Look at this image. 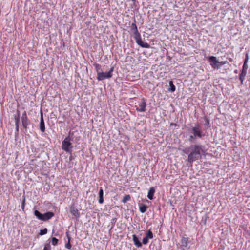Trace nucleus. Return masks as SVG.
Instances as JSON below:
<instances>
[{
	"label": "nucleus",
	"mask_w": 250,
	"mask_h": 250,
	"mask_svg": "<svg viewBox=\"0 0 250 250\" xmlns=\"http://www.w3.org/2000/svg\"><path fill=\"white\" fill-rule=\"evenodd\" d=\"M182 151L188 155V161L191 166L193 162L200 159L202 155L205 153V146L201 144L191 145L189 147L185 148Z\"/></svg>",
	"instance_id": "f257e3e1"
},
{
	"label": "nucleus",
	"mask_w": 250,
	"mask_h": 250,
	"mask_svg": "<svg viewBox=\"0 0 250 250\" xmlns=\"http://www.w3.org/2000/svg\"><path fill=\"white\" fill-rule=\"evenodd\" d=\"M191 134L189 135L188 141L190 143L194 142L198 139H202L205 136L200 124L195 123L194 126L191 128Z\"/></svg>",
	"instance_id": "f03ea898"
},
{
	"label": "nucleus",
	"mask_w": 250,
	"mask_h": 250,
	"mask_svg": "<svg viewBox=\"0 0 250 250\" xmlns=\"http://www.w3.org/2000/svg\"><path fill=\"white\" fill-rule=\"evenodd\" d=\"M131 32L134 34V38L136 41V43L141 47L145 48H148L150 45L147 42H144L142 41L141 35L138 32L137 25L136 24V20L134 19V22H133L130 27Z\"/></svg>",
	"instance_id": "7ed1b4c3"
},
{
	"label": "nucleus",
	"mask_w": 250,
	"mask_h": 250,
	"mask_svg": "<svg viewBox=\"0 0 250 250\" xmlns=\"http://www.w3.org/2000/svg\"><path fill=\"white\" fill-rule=\"evenodd\" d=\"M34 214L38 219L43 221H46L54 216V213L53 212L48 211L42 214L37 210L34 211Z\"/></svg>",
	"instance_id": "20e7f679"
},
{
	"label": "nucleus",
	"mask_w": 250,
	"mask_h": 250,
	"mask_svg": "<svg viewBox=\"0 0 250 250\" xmlns=\"http://www.w3.org/2000/svg\"><path fill=\"white\" fill-rule=\"evenodd\" d=\"M72 146L71 141L66 140V139L65 138L62 142V149L64 151L71 154L72 151Z\"/></svg>",
	"instance_id": "39448f33"
},
{
	"label": "nucleus",
	"mask_w": 250,
	"mask_h": 250,
	"mask_svg": "<svg viewBox=\"0 0 250 250\" xmlns=\"http://www.w3.org/2000/svg\"><path fill=\"white\" fill-rule=\"evenodd\" d=\"M114 71V67H112L109 71L106 72H102L99 76H97V79L99 81H103L105 79H109L112 77L113 72Z\"/></svg>",
	"instance_id": "423d86ee"
},
{
	"label": "nucleus",
	"mask_w": 250,
	"mask_h": 250,
	"mask_svg": "<svg viewBox=\"0 0 250 250\" xmlns=\"http://www.w3.org/2000/svg\"><path fill=\"white\" fill-rule=\"evenodd\" d=\"M21 122L23 127L25 129V130H26L27 126L29 125L30 122L28 119L26 112L25 111H24L22 115Z\"/></svg>",
	"instance_id": "0eeeda50"
},
{
	"label": "nucleus",
	"mask_w": 250,
	"mask_h": 250,
	"mask_svg": "<svg viewBox=\"0 0 250 250\" xmlns=\"http://www.w3.org/2000/svg\"><path fill=\"white\" fill-rule=\"evenodd\" d=\"M208 59L210 62V64L213 68L219 69L218 60H217L216 57L214 56H209L208 57Z\"/></svg>",
	"instance_id": "6e6552de"
},
{
	"label": "nucleus",
	"mask_w": 250,
	"mask_h": 250,
	"mask_svg": "<svg viewBox=\"0 0 250 250\" xmlns=\"http://www.w3.org/2000/svg\"><path fill=\"white\" fill-rule=\"evenodd\" d=\"M139 108H137L136 110L139 112H145L146 111V102L144 98H142L141 102L139 104Z\"/></svg>",
	"instance_id": "1a4fd4ad"
},
{
	"label": "nucleus",
	"mask_w": 250,
	"mask_h": 250,
	"mask_svg": "<svg viewBox=\"0 0 250 250\" xmlns=\"http://www.w3.org/2000/svg\"><path fill=\"white\" fill-rule=\"evenodd\" d=\"M71 214L76 219L80 217V212L77 208L75 207H71L70 209Z\"/></svg>",
	"instance_id": "9d476101"
},
{
	"label": "nucleus",
	"mask_w": 250,
	"mask_h": 250,
	"mask_svg": "<svg viewBox=\"0 0 250 250\" xmlns=\"http://www.w3.org/2000/svg\"><path fill=\"white\" fill-rule=\"evenodd\" d=\"M40 129L42 132L45 131V124L43 118V113L42 110L41 111V118H40Z\"/></svg>",
	"instance_id": "9b49d317"
},
{
	"label": "nucleus",
	"mask_w": 250,
	"mask_h": 250,
	"mask_svg": "<svg viewBox=\"0 0 250 250\" xmlns=\"http://www.w3.org/2000/svg\"><path fill=\"white\" fill-rule=\"evenodd\" d=\"M132 240L134 245L138 248H141L142 246V243L140 241L138 237L135 235H132Z\"/></svg>",
	"instance_id": "f8f14e48"
},
{
	"label": "nucleus",
	"mask_w": 250,
	"mask_h": 250,
	"mask_svg": "<svg viewBox=\"0 0 250 250\" xmlns=\"http://www.w3.org/2000/svg\"><path fill=\"white\" fill-rule=\"evenodd\" d=\"M99 204H102L104 203V191L102 188H100V190L98 193Z\"/></svg>",
	"instance_id": "ddd939ff"
},
{
	"label": "nucleus",
	"mask_w": 250,
	"mask_h": 250,
	"mask_svg": "<svg viewBox=\"0 0 250 250\" xmlns=\"http://www.w3.org/2000/svg\"><path fill=\"white\" fill-rule=\"evenodd\" d=\"M247 71L242 69L241 73L239 74V78L241 82V84H243V82L245 80V76H246Z\"/></svg>",
	"instance_id": "4468645a"
},
{
	"label": "nucleus",
	"mask_w": 250,
	"mask_h": 250,
	"mask_svg": "<svg viewBox=\"0 0 250 250\" xmlns=\"http://www.w3.org/2000/svg\"><path fill=\"white\" fill-rule=\"evenodd\" d=\"M93 66L97 72V76H99V74L103 72L101 65L98 63H94Z\"/></svg>",
	"instance_id": "2eb2a0df"
},
{
	"label": "nucleus",
	"mask_w": 250,
	"mask_h": 250,
	"mask_svg": "<svg viewBox=\"0 0 250 250\" xmlns=\"http://www.w3.org/2000/svg\"><path fill=\"white\" fill-rule=\"evenodd\" d=\"M155 191V190L153 187H151L149 188L147 194V197L149 200H152L153 199Z\"/></svg>",
	"instance_id": "dca6fc26"
},
{
	"label": "nucleus",
	"mask_w": 250,
	"mask_h": 250,
	"mask_svg": "<svg viewBox=\"0 0 250 250\" xmlns=\"http://www.w3.org/2000/svg\"><path fill=\"white\" fill-rule=\"evenodd\" d=\"M181 247H186L188 244V238L183 237L181 240Z\"/></svg>",
	"instance_id": "f3484780"
},
{
	"label": "nucleus",
	"mask_w": 250,
	"mask_h": 250,
	"mask_svg": "<svg viewBox=\"0 0 250 250\" xmlns=\"http://www.w3.org/2000/svg\"><path fill=\"white\" fill-rule=\"evenodd\" d=\"M169 88L168 89L169 91L171 92H173L175 91L176 88L175 85L173 84L172 81H170L169 82Z\"/></svg>",
	"instance_id": "a211bd4d"
},
{
	"label": "nucleus",
	"mask_w": 250,
	"mask_h": 250,
	"mask_svg": "<svg viewBox=\"0 0 250 250\" xmlns=\"http://www.w3.org/2000/svg\"><path fill=\"white\" fill-rule=\"evenodd\" d=\"M66 236H67V237L68 238V241L65 244V248L68 249H70L71 248V244L70 243L71 237H70V236L68 231L66 232Z\"/></svg>",
	"instance_id": "6ab92c4d"
},
{
	"label": "nucleus",
	"mask_w": 250,
	"mask_h": 250,
	"mask_svg": "<svg viewBox=\"0 0 250 250\" xmlns=\"http://www.w3.org/2000/svg\"><path fill=\"white\" fill-rule=\"evenodd\" d=\"M147 208V206L145 204H142L139 206V211L141 213H145L146 211Z\"/></svg>",
	"instance_id": "aec40b11"
},
{
	"label": "nucleus",
	"mask_w": 250,
	"mask_h": 250,
	"mask_svg": "<svg viewBox=\"0 0 250 250\" xmlns=\"http://www.w3.org/2000/svg\"><path fill=\"white\" fill-rule=\"evenodd\" d=\"M130 199H131V197L129 195H125V196L123 197V198L122 200V202L123 203H125L128 201L130 200Z\"/></svg>",
	"instance_id": "412c9836"
},
{
	"label": "nucleus",
	"mask_w": 250,
	"mask_h": 250,
	"mask_svg": "<svg viewBox=\"0 0 250 250\" xmlns=\"http://www.w3.org/2000/svg\"><path fill=\"white\" fill-rule=\"evenodd\" d=\"M148 239H152L153 237V234L150 229L147 230L146 233V236Z\"/></svg>",
	"instance_id": "4be33fe9"
},
{
	"label": "nucleus",
	"mask_w": 250,
	"mask_h": 250,
	"mask_svg": "<svg viewBox=\"0 0 250 250\" xmlns=\"http://www.w3.org/2000/svg\"><path fill=\"white\" fill-rule=\"evenodd\" d=\"M74 134V132H71V131H70L68 133V135L65 138V139H66V140L72 141L74 138V137H73Z\"/></svg>",
	"instance_id": "5701e85b"
},
{
	"label": "nucleus",
	"mask_w": 250,
	"mask_h": 250,
	"mask_svg": "<svg viewBox=\"0 0 250 250\" xmlns=\"http://www.w3.org/2000/svg\"><path fill=\"white\" fill-rule=\"evenodd\" d=\"M17 117L15 118V125L16 126H17V125H19V123L20 121V112L19 110H17Z\"/></svg>",
	"instance_id": "b1692460"
},
{
	"label": "nucleus",
	"mask_w": 250,
	"mask_h": 250,
	"mask_svg": "<svg viewBox=\"0 0 250 250\" xmlns=\"http://www.w3.org/2000/svg\"><path fill=\"white\" fill-rule=\"evenodd\" d=\"M204 119L205 121V125L207 126H209L210 124V121L208 117L207 116H205L204 117Z\"/></svg>",
	"instance_id": "393cba45"
},
{
	"label": "nucleus",
	"mask_w": 250,
	"mask_h": 250,
	"mask_svg": "<svg viewBox=\"0 0 250 250\" xmlns=\"http://www.w3.org/2000/svg\"><path fill=\"white\" fill-rule=\"evenodd\" d=\"M51 242H52V244L53 246H56V245H57L58 243V239L55 237H53L52 238Z\"/></svg>",
	"instance_id": "a878e982"
},
{
	"label": "nucleus",
	"mask_w": 250,
	"mask_h": 250,
	"mask_svg": "<svg viewBox=\"0 0 250 250\" xmlns=\"http://www.w3.org/2000/svg\"><path fill=\"white\" fill-rule=\"evenodd\" d=\"M47 233V229L46 228H44V229L40 230L39 234L40 235H43L46 234Z\"/></svg>",
	"instance_id": "bb28decb"
},
{
	"label": "nucleus",
	"mask_w": 250,
	"mask_h": 250,
	"mask_svg": "<svg viewBox=\"0 0 250 250\" xmlns=\"http://www.w3.org/2000/svg\"><path fill=\"white\" fill-rule=\"evenodd\" d=\"M51 247L49 243L44 244L43 250H51Z\"/></svg>",
	"instance_id": "cd10ccee"
},
{
	"label": "nucleus",
	"mask_w": 250,
	"mask_h": 250,
	"mask_svg": "<svg viewBox=\"0 0 250 250\" xmlns=\"http://www.w3.org/2000/svg\"><path fill=\"white\" fill-rule=\"evenodd\" d=\"M148 238L145 236L143 238L142 243L144 245H146L148 243Z\"/></svg>",
	"instance_id": "c85d7f7f"
},
{
	"label": "nucleus",
	"mask_w": 250,
	"mask_h": 250,
	"mask_svg": "<svg viewBox=\"0 0 250 250\" xmlns=\"http://www.w3.org/2000/svg\"><path fill=\"white\" fill-rule=\"evenodd\" d=\"M249 61V55L248 53H246L245 55V58L244 61V64H247Z\"/></svg>",
	"instance_id": "c756f323"
},
{
	"label": "nucleus",
	"mask_w": 250,
	"mask_h": 250,
	"mask_svg": "<svg viewBox=\"0 0 250 250\" xmlns=\"http://www.w3.org/2000/svg\"><path fill=\"white\" fill-rule=\"evenodd\" d=\"M18 135H19V125H17V126H16V131L15 132V137H18Z\"/></svg>",
	"instance_id": "7c9ffc66"
},
{
	"label": "nucleus",
	"mask_w": 250,
	"mask_h": 250,
	"mask_svg": "<svg viewBox=\"0 0 250 250\" xmlns=\"http://www.w3.org/2000/svg\"><path fill=\"white\" fill-rule=\"evenodd\" d=\"M226 62H227L226 61L219 62L218 61V64L219 68L220 67V66L225 64L226 63Z\"/></svg>",
	"instance_id": "2f4dec72"
},
{
	"label": "nucleus",
	"mask_w": 250,
	"mask_h": 250,
	"mask_svg": "<svg viewBox=\"0 0 250 250\" xmlns=\"http://www.w3.org/2000/svg\"><path fill=\"white\" fill-rule=\"evenodd\" d=\"M248 69V64H244L243 63V66H242V69L244 70L247 71Z\"/></svg>",
	"instance_id": "473e14b6"
},
{
	"label": "nucleus",
	"mask_w": 250,
	"mask_h": 250,
	"mask_svg": "<svg viewBox=\"0 0 250 250\" xmlns=\"http://www.w3.org/2000/svg\"><path fill=\"white\" fill-rule=\"evenodd\" d=\"M133 4L132 5V8H136L137 7V3H138V1L135 0V2H132Z\"/></svg>",
	"instance_id": "72a5a7b5"
},
{
	"label": "nucleus",
	"mask_w": 250,
	"mask_h": 250,
	"mask_svg": "<svg viewBox=\"0 0 250 250\" xmlns=\"http://www.w3.org/2000/svg\"><path fill=\"white\" fill-rule=\"evenodd\" d=\"M24 206H25V198H24V199L22 201L21 207L23 209H24Z\"/></svg>",
	"instance_id": "f704fd0d"
},
{
	"label": "nucleus",
	"mask_w": 250,
	"mask_h": 250,
	"mask_svg": "<svg viewBox=\"0 0 250 250\" xmlns=\"http://www.w3.org/2000/svg\"><path fill=\"white\" fill-rule=\"evenodd\" d=\"M70 154L71 155H70V157L69 158V159L70 161H72L73 159V156L72 155V153Z\"/></svg>",
	"instance_id": "c9c22d12"
},
{
	"label": "nucleus",
	"mask_w": 250,
	"mask_h": 250,
	"mask_svg": "<svg viewBox=\"0 0 250 250\" xmlns=\"http://www.w3.org/2000/svg\"><path fill=\"white\" fill-rule=\"evenodd\" d=\"M79 139H80V137H76L75 140L76 141H78V140H79Z\"/></svg>",
	"instance_id": "e433bc0d"
},
{
	"label": "nucleus",
	"mask_w": 250,
	"mask_h": 250,
	"mask_svg": "<svg viewBox=\"0 0 250 250\" xmlns=\"http://www.w3.org/2000/svg\"><path fill=\"white\" fill-rule=\"evenodd\" d=\"M229 60L230 62H232L233 60H232V59H231V58H229Z\"/></svg>",
	"instance_id": "4c0bfd02"
},
{
	"label": "nucleus",
	"mask_w": 250,
	"mask_h": 250,
	"mask_svg": "<svg viewBox=\"0 0 250 250\" xmlns=\"http://www.w3.org/2000/svg\"><path fill=\"white\" fill-rule=\"evenodd\" d=\"M132 2H135V0H130Z\"/></svg>",
	"instance_id": "58836bf2"
},
{
	"label": "nucleus",
	"mask_w": 250,
	"mask_h": 250,
	"mask_svg": "<svg viewBox=\"0 0 250 250\" xmlns=\"http://www.w3.org/2000/svg\"><path fill=\"white\" fill-rule=\"evenodd\" d=\"M234 72H235V73H237V70H235L234 71Z\"/></svg>",
	"instance_id": "ea45409f"
}]
</instances>
